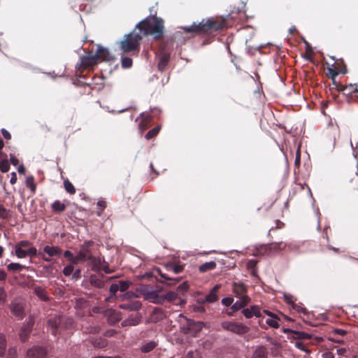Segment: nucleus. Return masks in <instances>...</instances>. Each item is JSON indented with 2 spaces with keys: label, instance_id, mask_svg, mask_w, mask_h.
<instances>
[{
  "label": "nucleus",
  "instance_id": "1",
  "mask_svg": "<svg viewBox=\"0 0 358 358\" xmlns=\"http://www.w3.org/2000/svg\"><path fill=\"white\" fill-rule=\"evenodd\" d=\"M136 30L142 34V37L151 35L155 38H158L163 33V20L156 16L147 17L136 26Z\"/></svg>",
  "mask_w": 358,
  "mask_h": 358
},
{
  "label": "nucleus",
  "instance_id": "2",
  "mask_svg": "<svg viewBox=\"0 0 358 358\" xmlns=\"http://www.w3.org/2000/svg\"><path fill=\"white\" fill-rule=\"evenodd\" d=\"M142 38V34L135 29L134 31L124 35L123 39L120 41V48L123 53H127L134 50H138L139 42Z\"/></svg>",
  "mask_w": 358,
  "mask_h": 358
},
{
  "label": "nucleus",
  "instance_id": "3",
  "mask_svg": "<svg viewBox=\"0 0 358 358\" xmlns=\"http://www.w3.org/2000/svg\"><path fill=\"white\" fill-rule=\"evenodd\" d=\"M221 28V26L217 25L212 19L207 20L205 22H202L196 24L194 22L191 26L183 27L182 29L189 33H197L199 31H206L210 29H218Z\"/></svg>",
  "mask_w": 358,
  "mask_h": 358
},
{
  "label": "nucleus",
  "instance_id": "4",
  "mask_svg": "<svg viewBox=\"0 0 358 358\" xmlns=\"http://www.w3.org/2000/svg\"><path fill=\"white\" fill-rule=\"evenodd\" d=\"M221 327L223 329L239 336L244 335L250 331L248 326L237 322L224 321L221 323Z\"/></svg>",
  "mask_w": 358,
  "mask_h": 358
},
{
  "label": "nucleus",
  "instance_id": "5",
  "mask_svg": "<svg viewBox=\"0 0 358 358\" xmlns=\"http://www.w3.org/2000/svg\"><path fill=\"white\" fill-rule=\"evenodd\" d=\"M179 322L182 325V323H185L187 327H182L183 331L185 334H190L192 331H197L206 327V324L201 322H195L191 320L187 319L183 315H179Z\"/></svg>",
  "mask_w": 358,
  "mask_h": 358
},
{
  "label": "nucleus",
  "instance_id": "6",
  "mask_svg": "<svg viewBox=\"0 0 358 358\" xmlns=\"http://www.w3.org/2000/svg\"><path fill=\"white\" fill-rule=\"evenodd\" d=\"M238 299L233 302V304L231 306V311L227 312V314L228 315H233L234 313L243 308L245 306H246L248 303H250L251 299L247 295H243L239 297H238Z\"/></svg>",
  "mask_w": 358,
  "mask_h": 358
},
{
  "label": "nucleus",
  "instance_id": "7",
  "mask_svg": "<svg viewBox=\"0 0 358 358\" xmlns=\"http://www.w3.org/2000/svg\"><path fill=\"white\" fill-rule=\"evenodd\" d=\"M62 250L56 246L46 245L43 248V252H41V255L43 259L45 262H50L51 257L60 255Z\"/></svg>",
  "mask_w": 358,
  "mask_h": 358
},
{
  "label": "nucleus",
  "instance_id": "8",
  "mask_svg": "<svg viewBox=\"0 0 358 358\" xmlns=\"http://www.w3.org/2000/svg\"><path fill=\"white\" fill-rule=\"evenodd\" d=\"M92 256L89 251L87 247L85 245H83L81 250L78 252V254L74 256V258L72 259L73 264H77L79 262L81 261H87V260H92Z\"/></svg>",
  "mask_w": 358,
  "mask_h": 358
},
{
  "label": "nucleus",
  "instance_id": "9",
  "mask_svg": "<svg viewBox=\"0 0 358 358\" xmlns=\"http://www.w3.org/2000/svg\"><path fill=\"white\" fill-rule=\"evenodd\" d=\"M10 311L13 315L22 318L24 315V301L22 299H15L11 302Z\"/></svg>",
  "mask_w": 358,
  "mask_h": 358
},
{
  "label": "nucleus",
  "instance_id": "10",
  "mask_svg": "<svg viewBox=\"0 0 358 358\" xmlns=\"http://www.w3.org/2000/svg\"><path fill=\"white\" fill-rule=\"evenodd\" d=\"M64 320V318L59 315L51 317L48 320V326L53 335L57 334V330L61 328L62 322H63Z\"/></svg>",
  "mask_w": 358,
  "mask_h": 358
},
{
  "label": "nucleus",
  "instance_id": "11",
  "mask_svg": "<svg viewBox=\"0 0 358 358\" xmlns=\"http://www.w3.org/2000/svg\"><path fill=\"white\" fill-rule=\"evenodd\" d=\"M112 59V57L107 48L103 47H99L98 50L94 56L90 58L92 60V62H96V60L101 59L103 61H109Z\"/></svg>",
  "mask_w": 358,
  "mask_h": 358
},
{
  "label": "nucleus",
  "instance_id": "12",
  "mask_svg": "<svg viewBox=\"0 0 358 358\" xmlns=\"http://www.w3.org/2000/svg\"><path fill=\"white\" fill-rule=\"evenodd\" d=\"M15 255L18 258H25L27 256L35 257L37 254L36 248H28L23 249L20 247H15Z\"/></svg>",
  "mask_w": 358,
  "mask_h": 358
},
{
  "label": "nucleus",
  "instance_id": "13",
  "mask_svg": "<svg viewBox=\"0 0 358 358\" xmlns=\"http://www.w3.org/2000/svg\"><path fill=\"white\" fill-rule=\"evenodd\" d=\"M144 297L146 300L155 303H162L164 301L163 296L159 295L155 291L149 290L144 293Z\"/></svg>",
  "mask_w": 358,
  "mask_h": 358
},
{
  "label": "nucleus",
  "instance_id": "14",
  "mask_svg": "<svg viewBox=\"0 0 358 358\" xmlns=\"http://www.w3.org/2000/svg\"><path fill=\"white\" fill-rule=\"evenodd\" d=\"M104 315L107 318L108 322L113 324L121 320L120 313L113 309H107L104 312Z\"/></svg>",
  "mask_w": 358,
  "mask_h": 358
},
{
  "label": "nucleus",
  "instance_id": "15",
  "mask_svg": "<svg viewBox=\"0 0 358 358\" xmlns=\"http://www.w3.org/2000/svg\"><path fill=\"white\" fill-rule=\"evenodd\" d=\"M242 313L248 319L252 318L253 316L256 317H262L260 308L258 306H252L250 308H243Z\"/></svg>",
  "mask_w": 358,
  "mask_h": 358
},
{
  "label": "nucleus",
  "instance_id": "16",
  "mask_svg": "<svg viewBox=\"0 0 358 358\" xmlns=\"http://www.w3.org/2000/svg\"><path fill=\"white\" fill-rule=\"evenodd\" d=\"M45 355V350L41 347H34L27 351L28 358H43Z\"/></svg>",
  "mask_w": 358,
  "mask_h": 358
},
{
  "label": "nucleus",
  "instance_id": "17",
  "mask_svg": "<svg viewBox=\"0 0 358 358\" xmlns=\"http://www.w3.org/2000/svg\"><path fill=\"white\" fill-rule=\"evenodd\" d=\"M141 321V316L138 314L136 315H130L127 319L122 322L121 324L122 327L127 326H136Z\"/></svg>",
  "mask_w": 358,
  "mask_h": 358
},
{
  "label": "nucleus",
  "instance_id": "18",
  "mask_svg": "<svg viewBox=\"0 0 358 358\" xmlns=\"http://www.w3.org/2000/svg\"><path fill=\"white\" fill-rule=\"evenodd\" d=\"M232 291L236 297H239L245 295V293L247 292V287L242 282H234Z\"/></svg>",
  "mask_w": 358,
  "mask_h": 358
},
{
  "label": "nucleus",
  "instance_id": "19",
  "mask_svg": "<svg viewBox=\"0 0 358 358\" xmlns=\"http://www.w3.org/2000/svg\"><path fill=\"white\" fill-rule=\"evenodd\" d=\"M220 285H216L210 292V293L206 296L204 301L208 303H213L216 301L218 299L217 297V292L220 289Z\"/></svg>",
  "mask_w": 358,
  "mask_h": 358
},
{
  "label": "nucleus",
  "instance_id": "20",
  "mask_svg": "<svg viewBox=\"0 0 358 358\" xmlns=\"http://www.w3.org/2000/svg\"><path fill=\"white\" fill-rule=\"evenodd\" d=\"M286 247V244L280 242V243H275L269 245L266 249L268 250V255H274L279 251L282 250Z\"/></svg>",
  "mask_w": 358,
  "mask_h": 358
},
{
  "label": "nucleus",
  "instance_id": "21",
  "mask_svg": "<svg viewBox=\"0 0 358 358\" xmlns=\"http://www.w3.org/2000/svg\"><path fill=\"white\" fill-rule=\"evenodd\" d=\"M34 325V320L29 318V321L23 326L20 336L22 341H25L28 334L30 332L32 326Z\"/></svg>",
  "mask_w": 358,
  "mask_h": 358
},
{
  "label": "nucleus",
  "instance_id": "22",
  "mask_svg": "<svg viewBox=\"0 0 358 358\" xmlns=\"http://www.w3.org/2000/svg\"><path fill=\"white\" fill-rule=\"evenodd\" d=\"M120 308L124 310H138L141 308V303L140 301H136L128 303H124L120 305Z\"/></svg>",
  "mask_w": 358,
  "mask_h": 358
},
{
  "label": "nucleus",
  "instance_id": "23",
  "mask_svg": "<svg viewBox=\"0 0 358 358\" xmlns=\"http://www.w3.org/2000/svg\"><path fill=\"white\" fill-rule=\"evenodd\" d=\"M34 292L35 294L41 300L47 301L48 300V296L47 292L44 288L40 286H36L34 287Z\"/></svg>",
  "mask_w": 358,
  "mask_h": 358
},
{
  "label": "nucleus",
  "instance_id": "24",
  "mask_svg": "<svg viewBox=\"0 0 358 358\" xmlns=\"http://www.w3.org/2000/svg\"><path fill=\"white\" fill-rule=\"evenodd\" d=\"M216 267V263L213 261L206 262L203 264H201L199 267V270L201 273L206 272L208 271H211L214 269Z\"/></svg>",
  "mask_w": 358,
  "mask_h": 358
},
{
  "label": "nucleus",
  "instance_id": "25",
  "mask_svg": "<svg viewBox=\"0 0 358 358\" xmlns=\"http://www.w3.org/2000/svg\"><path fill=\"white\" fill-rule=\"evenodd\" d=\"M252 358H266V350L263 347L257 348L253 353Z\"/></svg>",
  "mask_w": 358,
  "mask_h": 358
},
{
  "label": "nucleus",
  "instance_id": "26",
  "mask_svg": "<svg viewBox=\"0 0 358 358\" xmlns=\"http://www.w3.org/2000/svg\"><path fill=\"white\" fill-rule=\"evenodd\" d=\"M169 60V56L166 54H164L161 56L159 64H158V68L160 71H163L166 66L167 65Z\"/></svg>",
  "mask_w": 358,
  "mask_h": 358
},
{
  "label": "nucleus",
  "instance_id": "27",
  "mask_svg": "<svg viewBox=\"0 0 358 358\" xmlns=\"http://www.w3.org/2000/svg\"><path fill=\"white\" fill-rule=\"evenodd\" d=\"M141 116L143 117V120L139 123V129L143 132L148 127V124L150 121V117L148 115H145L144 113H141Z\"/></svg>",
  "mask_w": 358,
  "mask_h": 358
},
{
  "label": "nucleus",
  "instance_id": "28",
  "mask_svg": "<svg viewBox=\"0 0 358 358\" xmlns=\"http://www.w3.org/2000/svg\"><path fill=\"white\" fill-rule=\"evenodd\" d=\"M266 323L271 327L278 328L279 327V318L275 315L266 320Z\"/></svg>",
  "mask_w": 358,
  "mask_h": 358
},
{
  "label": "nucleus",
  "instance_id": "29",
  "mask_svg": "<svg viewBox=\"0 0 358 358\" xmlns=\"http://www.w3.org/2000/svg\"><path fill=\"white\" fill-rule=\"evenodd\" d=\"M344 93L351 94L355 96L358 95V87L356 85L350 84L346 86L344 90Z\"/></svg>",
  "mask_w": 358,
  "mask_h": 358
},
{
  "label": "nucleus",
  "instance_id": "30",
  "mask_svg": "<svg viewBox=\"0 0 358 358\" xmlns=\"http://www.w3.org/2000/svg\"><path fill=\"white\" fill-rule=\"evenodd\" d=\"M6 348V342L5 336L3 334H0V357L3 356Z\"/></svg>",
  "mask_w": 358,
  "mask_h": 358
},
{
  "label": "nucleus",
  "instance_id": "31",
  "mask_svg": "<svg viewBox=\"0 0 358 358\" xmlns=\"http://www.w3.org/2000/svg\"><path fill=\"white\" fill-rule=\"evenodd\" d=\"M155 346H156V343L155 341H150V342H148V343H145V345H143L141 347V350L144 352H148L151 351L152 350H153L155 348Z\"/></svg>",
  "mask_w": 358,
  "mask_h": 358
},
{
  "label": "nucleus",
  "instance_id": "32",
  "mask_svg": "<svg viewBox=\"0 0 358 358\" xmlns=\"http://www.w3.org/2000/svg\"><path fill=\"white\" fill-rule=\"evenodd\" d=\"M7 268L8 270L12 271H22V268H24V266L18 263H10L7 266Z\"/></svg>",
  "mask_w": 358,
  "mask_h": 358
},
{
  "label": "nucleus",
  "instance_id": "33",
  "mask_svg": "<svg viewBox=\"0 0 358 358\" xmlns=\"http://www.w3.org/2000/svg\"><path fill=\"white\" fill-rule=\"evenodd\" d=\"M120 290L117 283H113L110 287V296L106 299V301H108L110 299L115 296L116 292Z\"/></svg>",
  "mask_w": 358,
  "mask_h": 358
},
{
  "label": "nucleus",
  "instance_id": "34",
  "mask_svg": "<svg viewBox=\"0 0 358 358\" xmlns=\"http://www.w3.org/2000/svg\"><path fill=\"white\" fill-rule=\"evenodd\" d=\"M64 185L66 191L70 194H74L76 192V189L73 184L69 182L68 180H64Z\"/></svg>",
  "mask_w": 358,
  "mask_h": 358
},
{
  "label": "nucleus",
  "instance_id": "35",
  "mask_svg": "<svg viewBox=\"0 0 358 358\" xmlns=\"http://www.w3.org/2000/svg\"><path fill=\"white\" fill-rule=\"evenodd\" d=\"M52 208L55 211L61 212L65 209V206L64 203H61L59 201H55L52 203Z\"/></svg>",
  "mask_w": 358,
  "mask_h": 358
},
{
  "label": "nucleus",
  "instance_id": "36",
  "mask_svg": "<svg viewBox=\"0 0 358 358\" xmlns=\"http://www.w3.org/2000/svg\"><path fill=\"white\" fill-rule=\"evenodd\" d=\"M10 169V164L7 159H3L0 161V170L3 173L8 172Z\"/></svg>",
  "mask_w": 358,
  "mask_h": 358
},
{
  "label": "nucleus",
  "instance_id": "37",
  "mask_svg": "<svg viewBox=\"0 0 358 358\" xmlns=\"http://www.w3.org/2000/svg\"><path fill=\"white\" fill-rule=\"evenodd\" d=\"M118 286H119V289L121 292H124L125 290H127L130 285H131V282L129 281H127V280H122V281H119L118 283H117Z\"/></svg>",
  "mask_w": 358,
  "mask_h": 358
},
{
  "label": "nucleus",
  "instance_id": "38",
  "mask_svg": "<svg viewBox=\"0 0 358 358\" xmlns=\"http://www.w3.org/2000/svg\"><path fill=\"white\" fill-rule=\"evenodd\" d=\"M121 64L122 68H129L132 65V59L127 57H122Z\"/></svg>",
  "mask_w": 358,
  "mask_h": 358
},
{
  "label": "nucleus",
  "instance_id": "39",
  "mask_svg": "<svg viewBox=\"0 0 358 358\" xmlns=\"http://www.w3.org/2000/svg\"><path fill=\"white\" fill-rule=\"evenodd\" d=\"M159 130H160V127L159 126L152 129V130L149 131L146 134L145 138L147 139L152 138V137L155 136L159 133Z\"/></svg>",
  "mask_w": 358,
  "mask_h": 358
},
{
  "label": "nucleus",
  "instance_id": "40",
  "mask_svg": "<svg viewBox=\"0 0 358 358\" xmlns=\"http://www.w3.org/2000/svg\"><path fill=\"white\" fill-rule=\"evenodd\" d=\"M164 300L166 299L168 301H173L177 298V293L174 292H169L164 296Z\"/></svg>",
  "mask_w": 358,
  "mask_h": 358
},
{
  "label": "nucleus",
  "instance_id": "41",
  "mask_svg": "<svg viewBox=\"0 0 358 358\" xmlns=\"http://www.w3.org/2000/svg\"><path fill=\"white\" fill-rule=\"evenodd\" d=\"M17 350L15 348H10L8 350L6 358H17Z\"/></svg>",
  "mask_w": 358,
  "mask_h": 358
},
{
  "label": "nucleus",
  "instance_id": "42",
  "mask_svg": "<svg viewBox=\"0 0 358 358\" xmlns=\"http://www.w3.org/2000/svg\"><path fill=\"white\" fill-rule=\"evenodd\" d=\"M73 272V266L72 265H67L63 269V273L66 276H69Z\"/></svg>",
  "mask_w": 358,
  "mask_h": 358
},
{
  "label": "nucleus",
  "instance_id": "43",
  "mask_svg": "<svg viewBox=\"0 0 358 358\" xmlns=\"http://www.w3.org/2000/svg\"><path fill=\"white\" fill-rule=\"evenodd\" d=\"M234 299L232 297H225L222 299V303L225 306H229L233 304Z\"/></svg>",
  "mask_w": 358,
  "mask_h": 358
},
{
  "label": "nucleus",
  "instance_id": "44",
  "mask_svg": "<svg viewBox=\"0 0 358 358\" xmlns=\"http://www.w3.org/2000/svg\"><path fill=\"white\" fill-rule=\"evenodd\" d=\"M337 353L339 356L348 357L349 354V350L345 348H341L337 349Z\"/></svg>",
  "mask_w": 358,
  "mask_h": 358
},
{
  "label": "nucleus",
  "instance_id": "45",
  "mask_svg": "<svg viewBox=\"0 0 358 358\" xmlns=\"http://www.w3.org/2000/svg\"><path fill=\"white\" fill-rule=\"evenodd\" d=\"M29 245H30V243L29 241H22L20 243H18L17 244H16L15 247H20L23 249H27L28 248H31L29 246Z\"/></svg>",
  "mask_w": 358,
  "mask_h": 358
},
{
  "label": "nucleus",
  "instance_id": "46",
  "mask_svg": "<svg viewBox=\"0 0 358 358\" xmlns=\"http://www.w3.org/2000/svg\"><path fill=\"white\" fill-rule=\"evenodd\" d=\"M6 301V293L3 287H0V303L3 304Z\"/></svg>",
  "mask_w": 358,
  "mask_h": 358
},
{
  "label": "nucleus",
  "instance_id": "47",
  "mask_svg": "<svg viewBox=\"0 0 358 358\" xmlns=\"http://www.w3.org/2000/svg\"><path fill=\"white\" fill-rule=\"evenodd\" d=\"M187 289H188V285L187 284V282H183L178 287L177 290L178 292L182 293L184 292H186L187 290Z\"/></svg>",
  "mask_w": 358,
  "mask_h": 358
},
{
  "label": "nucleus",
  "instance_id": "48",
  "mask_svg": "<svg viewBox=\"0 0 358 358\" xmlns=\"http://www.w3.org/2000/svg\"><path fill=\"white\" fill-rule=\"evenodd\" d=\"M8 216V211L2 206H0V217L6 218Z\"/></svg>",
  "mask_w": 358,
  "mask_h": 358
},
{
  "label": "nucleus",
  "instance_id": "49",
  "mask_svg": "<svg viewBox=\"0 0 358 358\" xmlns=\"http://www.w3.org/2000/svg\"><path fill=\"white\" fill-rule=\"evenodd\" d=\"M284 299L287 303L292 305L293 308H294L292 295L288 294H284Z\"/></svg>",
  "mask_w": 358,
  "mask_h": 358
},
{
  "label": "nucleus",
  "instance_id": "50",
  "mask_svg": "<svg viewBox=\"0 0 358 358\" xmlns=\"http://www.w3.org/2000/svg\"><path fill=\"white\" fill-rule=\"evenodd\" d=\"M10 162L14 166L17 165L19 162L17 158L12 154L10 155Z\"/></svg>",
  "mask_w": 358,
  "mask_h": 358
},
{
  "label": "nucleus",
  "instance_id": "51",
  "mask_svg": "<svg viewBox=\"0 0 358 358\" xmlns=\"http://www.w3.org/2000/svg\"><path fill=\"white\" fill-rule=\"evenodd\" d=\"M64 256L69 258V261L72 263V259L74 258V256L69 250H66L64 253Z\"/></svg>",
  "mask_w": 358,
  "mask_h": 358
},
{
  "label": "nucleus",
  "instance_id": "52",
  "mask_svg": "<svg viewBox=\"0 0 358 358\" xmlns=\"http://www.w3.org/2000/svg\"><path fill=\"white\" fill-rule=\"evenodd\" d=\"M1 134L6 139H10L11 138L10 134L5 129H1Z\"/></svg>",
  "mask_w": 358,
  "mask_h": 358
},
{
  "label": "nucleus",
  "instance_id": "53",
  "mask_svg": "<svg viewBox=\"0 0 358 358\" xmlns=\"http://www.w3.org/2000/svg\"><path fill=\"white\" fill-rule=\"evenodd\" d=\"M186 358H199V354L197 352H189Z\"/></svg>",
  "mask_w": 358,
  "mask_h": 358
},
{
  "label": "nucleus",
  "instance_id": "54",
  "mask_svg": "<svg viewBox=\"0 0 358 358\" xmlns=\"http://www.w3.org/2000/svg\"><path fill=\"white\" fill-rule=\"evenodd\" d=\"M17 182V176L15 172L11 173V178L10 179V182L12 185H14Z\"/></svg>",
  "mask_w": 358,
  "mask_h": 358
},
{
  "label": "nucleus",
  "instance_id": "55",
  "mask_svg": "<svg viewBox=\"0 0 358 358\" xmlns=\"http://www.w3.org/2000/svg\"><path fill=\"white\" fill-rule=\"evenodd\" d=\"M171 268L174 273H178L182 270V267L180 266H171Z\"/></svg>",
  "mask_w": 358,
  "mask_h": 358
},
{
  "label": "nucleus",
  "instance_id": "56",
  "mask_svg": "<svg viewBox=\"0 0 358 358\" xmlns=\"http://www.w3.org/2000/svg\"><path fill=\"white\" fill-rule=\"evenodd\" d=\"M323 358H334V355L331 352H326L322 355Z\"/></svg>",
  "mask_w": 358,
  "mask_h": 358
},
{
  "label": "nucleus",
  "instance_id": "57",
  "mask_svg": "<svg viewBox=\"0 0 358 358\" xmlns=\"http://www.w3.org/2000/svg\"><path fill=\"white\" fill-rule=\"evenodd\" d=\"M97 206H99L103 210L106 208V203L105 201L101 200L97 202Z\"/></svg>",
  "mask_w": 358,
  "mask_h": 358
},
{
  "label": "nucleus",
  "instance_id": "58",
  "mask_svg": "<svg viewBox=\"0 0 358 358\" xmlns=\"http://www.w3.org/2000/svg\"><path fill=\"white\" fill-rule=\"evenodd\" d=\"M256 264H257L256 260H255V259H251V260L248 261V266L249 268H253L255 266Z\"/></svg>",
  "mask_w": 358,
  "mask_h": 358
},
{
  "label": "nucleus",
  "instance_id": "59",
  "mask_svg": "<svg viewBox=\"0 0 358 358\" xmlns=\"http://www.w3.org/2000/svg\"><path fill=\"white\" fill-rule=\"evenodd\" d=\"M25 171H26L25 167L22 164L20 165L17 168V171L20 174H24Z\"/></svg>",
  "mask_w": 358,
  "mask_h": 358
},
{
  "label": "nucleus",
  "instance_id": "60",
  "mask_svg": "<svg viewBox=\"0 0 358 358\" xmlns=\"http://www.w3.org/2000/svg\"><path fill=\"white\" fill-rule=\"evenodd\" d=\"M133 293L131 292H127L126 294H122V297L123 299H129L133 296Z\"/></svg>",
  "mask_w": 358,
  "mask_h": 358
},
{
  "label": "nucleus",
  "instance_id": "61",
  "mask_svg": "<svg viewBox=\"0 0 358 358\" xmlns=\"http://www.w3.org/2000/svg\"><path fill=\"white\" fill-rule=\"evenodd\" d=\"M80 271L79 269L76 270L73 274V279L76 280L80 276Z\"/></svg>",
  "mask_w": 358,
  "mask_h": 358
},
{
  "label": "nucleus",
  "instance_id": "62",
  "mask_svg": "<svg viewBox=\"0 0 358 358\" xmlns=\"http://www.w3.org/2000/svg\"><path fill=\"white\" fill-rule=\"evenodd\" d=\"M6 277V273L3 271H0V280H4Z\"/></svg>",
  "mask_w": 358,
  "mask_h": 358
},
{
  "label": "nucleus",
  "instance_id": "63",
  "mask_svg": "<svg viewBox=\"0 0 358 358\" xmlns=\"http://www.w3.org/2000/svg\"><path fill=\"white\" fill-rule=\"evenodd\" d=\"M295 345L297 348L303 350V344L302 343L296 342Z\"/></svg>",
  "mask_w": 358,
  "mask_h": 358
},
{
  "label": "nucleus",
  "instance_id": "64",
  "mask_svg": "<svg viewBox=\"0 0 358 358\" xmlns=\"http://www.w3.org/2000/svg\"><path fill=\"white\" fill-rule=\"evenodd\" d=\"M335 332L340 335H344L346 333V331L343 329H336Z\"/></svg>",
  "mask_w": 358,
  "mask_h": 358
}]
</instances>
